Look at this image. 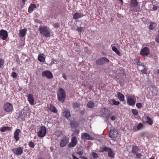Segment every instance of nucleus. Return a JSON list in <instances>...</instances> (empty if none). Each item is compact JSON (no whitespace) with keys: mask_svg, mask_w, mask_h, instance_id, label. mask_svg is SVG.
<instances>
[{"mask_svg":"<svg viewBox=\"0 0 159 159\" xmlns=\"http://www.w3.org/2000/svg\"><path fill=\"white\" fill-rule=\"evenodd\" d=\"M130 10L134 12L140 11V6L136 0H131L130 3Z\"/></svg>","mask_w":159,"mask_h":159,"instance_id":"obj_1","label":"nucleus"},{"mask_svg":"<svg viewBox=\"0 0 159 159\" xmlns=\"http://www.w3.org/2000/svg\"><path fill=\"white\" fill-rule=\"evenodd\" d=\"M57 96L58 100L62 103L63 102L66 98L65 90L62 88H60L58 91Z\"/></svg>","mask_w":159,"mask_h":159,"instance_id":"obj_2","label":"nucleus"},{"mask_svg":"<svg viewBox=\"0 0 159 159\" xmlns=\"http://www.w3.org/2000/svg\"><path fill=\"white\" fill-rule=\"evenodd\" d=\"M39 30L40 33L43 36L46 37H50L51 35L50 31L49 30L48 27L41 26L39 27Z\"/></svg>","mask_w":159,"mask_h":159,"instance_id":"obj_3","label":"nucleus"},{"mask_svg":"<svg viewBox=\"0 0 159 159\" xmlns=\"http://www.w3.org/2000/svg\"><path fill=\"white\" fill-rule=\"evenodd\" d=\"M46 132V129L45 126H43L40 127L39 131L38 132V135L40 137L44 136Z\"/></svg>","mask_w":159,"mask_h":159,"instance_id":"obj_4","label":"nucleus"},{"mask_svg":"<svg viewBox=\"0 0 159 159\" xmlns=\"http://www.w3.org/2000/svg\"><path fill=\"white\" fill-rule=\"evenodd\" d=\"M42 76L43 77H46L47 78L49 79H52L53 78L52 73L50 71L48 70L43 71Z\"/></svg>","mask_w":159,"mask_h":159,"instance_id":"obj_5","label":"nucleus"},{"mask_svg":"<svg viewBox=\"0 0 159 159\" xmlns=\"http://www.w3.org/2000/svg\"><path fill=\"white\" fill-rule=\"evenodd\" d=\"M4 109L6 111L10 112L12 110L13 107L11 104L9 102H7L4 104Z\"/></svg>","mask_w":159,"mask_h":159,"instance_id":"obj_6","label":"nucleus"},{"mask_svg":"<svg viewBox=\"0 0 159 159\" xmlns=\"http://www.w3.org/2000/svg\"><path fill=\"white\" fill-rule=\"evenodd\" d=\"M77 143V138L75 136L73 137L71 139V142L69 144V148L74 147Z\"/></svg>","mask_w":159,"mask_h":159,"instance_id":"obj_7","label":"nucleus"},{"mask_svg":"<svg viewBox=\"0 0 159 159\" xmlns=\"http://www.w3.org/2000/svg\"><path fill=\"white\" fill-rule=\"evenodd\" d=\"M7 32L3 30H0V37L3 40H5L7 37Z\"/></svg>","mask_w":159,"mask_h":159,"instance_id":"obj_8","label":"nucleus"},{"mask_svg":"<svg viewBox=\"0 0 159 159\" xmlns=\"http://www.w3.org/2000/svg\"><path fill=\"white\" fill-rule=\"evenodd\" d=\"M109 61V60L107 58L104 57L98 59L96 63L98 65H101L108 63Z\"/></svg>","mask_w":159,"mask_h":159,"instance_id":"obj_9","label":"nucleus"},{"mask_svg":"<svg viewBox=\"0 0 159 159\" xmlns=\"http://www.w3.org/2000/svg\"><path fill=\"white\" fill-rule=\"evenodd\" d=\"M69 138L66 137L62 138L60 143V146L63 147L66 146L69 142Z\"/></svg>","mask_w":159,"mask_h":159,"instance_id":"obj_10","label":"nucleus"},{"mask_svg":"<svg viewBox=\"0 0 159 159\" xmlns=\"http://www.w3.org/2000/svg\"><path fill=\"white\" fill-rule=\"evenodd\" d=\"M117 131L115 129L110 130L109 133V136L111 138H115L118 135Z\"/></svg>","mask_w":159,"mask_h":159,"instance_id":"obj_11","label":"nucleus"},{"mask_svg":"<svg viewBox=\"0 0 159 159\" xmlns=\"http://www.w3.org/2000/svg\"><path fill=\"white\" fill-rule=\"evenodd\" d=\"M141 55L143 56H146L149 54V49L148 47H144L141 50L140 52Z\"/></svg>","mask_w":159,"mask_h":159,"instance_id":"obj_12","label":"nucleus"},{"mask_svg":"<svg viewBox=\"0 0 159 159\" xmlns=\"http://www.w3.org/2000/svg\"><path fill=\"white\" fill-rule=\"evenodd\" d=\"M127 102L130 106L134 105L136 102V98L135 97L128 98L127 99Z\"/></svg>","mask_w":159,"mask_h":159,"instance_id":"obj_13","label":"nucleus"},{"mask_svg":"<svg viewBox=\"0 0 159 159\" xmlns=\"http://www.w3.org/2000/svg\"><path fill=\"white\" fill-rule=\"evenodd\" d=\"M12 151L15 154L21 155L23 152V148L21 147L14 148Z\"/></svg>","mask_w":159,"mask_h":159,"instance_id":"obj_14","label":"nucleus"},{"mask_svg":"<svg viewBox=\"0 0 159 159\" xmlns=\"http://www.w3.org/2000/svg\"><path fill=\"white\" fill-rule=\"evenodd\" d=\"M82 139H83L93 140V138L91 137L90 135L87 133H84L82 134Z\"/></svg>","mask_w":159,"mask_h":159,"instance_id":"obj_15","label":"nucleus"},{"mask_svg":"<svg viewBox=\"0 0 159 159\" xmlns=\"http://www.w3.org/2000/svg\"><path fill=\"white\" fill-rule=\"evenodd\" d=\"M100 113L103 116H107L109 113V110L106 108H103L101 109Z\"/></svg>","mask_w":159,"mask_h":159,"instance_id":"obj_16","label":"nucleus"},{"mask_svg":"<svg viewBox=\"0 0 159 159\" xmlns=\"http://www.w3.org/2000/svg\"><path fill=\"white\" fill-rule=\"evenodd\" d=\"M21 132L20 130L19 129H16L14 133V138L16 141L19 140V135Z\"/></svg>","mask_w":159,"mask_h":159,"instance_id":"obj_17","label":"nucleus"},{"mask_svg":"<svg viewBox=\"0 0 159 159\" xmlns=\"http://www.w3.org/2000/svg\"><path fill=\"white\" fill-rule=\"evenodd\" d=\"M139 70L143 74H147V69L144 65L141 66L139 67L138 68Z\"/></svg>","mask_w":159,"mask_h":159,"instance_id":"obj_18","label":"nucleus"},{"mask_svg":"<svg viewBox=\"0 0 159 159\" xmlns=\"http://www.w3.org/2000/svg\"><path fill=\"white\" fill-rule=\"evenodd\" d=\"M83 16V13H76L73 15V18L74 19L76 20L82 17Z\"/></svg>","mask_w":159,"mask_h":159,"instance_id":"obj_19","label":"nucleus"},{"mask_svg":"<svg viewBox=\"0 0 159 159\" xmlns=\"http://www.w3.org/2000/svg\"><path fill=\"white\" fill-rule=\"evenodd\" d=\"M62 115L64 116L66 118L68 119L70 116V113L69 110L66 109H64L63 110L62 112Z\"/></svg>","mask_w":159,"mask_h":159,"instance_id":"obj_20","label":"nucleus"},{"mask_svg":"<svg viewBox=\"0 0 159 159\" xmlns=\"http://www.w3.org/2000/svg\"><path fill=\"white\" fill-rule=\"evenodd\" d=\"M27 31L26 29H21L19 31L20 36L21 37H23L25 36Z\"/></svg>","mask_w":159,"mask_h":159,"instance_id":"obj_21","label":"nucleus"},{"mask_svg":"<svg viewBox=\"0 0 159 159\" xmlns=\"http://www.w3.org/2000/svg\"><path fill=\"white\" fill-rule=\"evenodd\" d=\"M45 57L43 54H40L38 55V59L40 62L43 63L45 61Z\"/></svg>","mask_w":159,"mask_h":159,"instance_id":"obj_22","label":"nucleus"},{"mask_svg":"<svg viewBox=\"0 0 159 159\" xmlns=\"http://www.w3.org/2000/svg\"><path fill=\"white\" fill-rule=\"evenodd\" d=\"M28 100L31 104H33L34 103V99L32 94H29L28 96Z\"/></svg>","mask_w":159,"mask_h":159,"instance_id":"obj_23","label":"nucleus"},{"mask_svg":"<svg viewBox=\"0 0 159 159\" xmlns=\"http://www.w3.org/2000/svg\"><path fill=\"white\" fill-rule=\"evenodd\" d=\"M11 127H10L8 126L3 127L1 128L0 130L1 132H5L7 131H9L12 129Z\"/></svg>","mask_w":159,"mask_h":159,"instance_id":"obj_24","label":"nucleus"},{"mask_svg":"<svg viewBox=\"0 0 159 159\" xmlns=\"http://www.w3.org/2000/svg\"><path fill=\"white\" fill-rule=\"evenodd\" d=\"M36 7V5L35 4H32L29 7L28 12L29 13H31L34 10V9Z\"/></svg>","mask_w":159,"mask_h":159,"instance_id":"obj_25","label":"nucleus"},{"mask_svg":"<svg viewBox=\"0 0 159 159\" xmlns=\"http://www.w3.org/2000/svg\"><path fill=\"white\" fill-rule=\"evenodd\" d=\"M118 98L121 101H123L124 100L125 96L121 93L119 92L117 93Z\"/></svg>","mask_w":159,"mask_h":159,"instance_id":"obj_26","label":"nucleus"},{"mask_svg":"<svg viewBox=\"0 0 159 159\" xmlns=\"http://www.w3.org/2000/svg\"><path fill=\"white\" fill-rule=\"evenodd\" d=\"M157 24L156 23L153 22H151L149 26V29L151 30H154Z\"/></svg>","mask_w":159,"mask_h":159,"instance_id":"obj_27","label":"nucleus"},{"mask_svg":"<svg viewBox=\"0 0 159 159\" xmlns=\"http://www.w3.org/2000/svg\"><path fill=\"white\" fill-rule=\"evenodd\" d=\"M109 102L111 105H118L120 104V102L118 101H116L114 99L110 100H109Z\"/></svg>","mask_w":159,"mask_h":159,"instance_id":"obj_28","label":"nucleus"},{"mask_svg":"<svg viewBox=\"0 0 159 159\" xmlns=\"http://www.w3.org/2000/svg\"><path fill=\"white\" fill-rule=\"evenodd\" d=\"M87 106L89 108H93L94 107V102L91 101H89L88 102Z\"/></svg>","mask_w":159,"mask_h":159,"instance_id":"obj_29","label":"nucleus"},{"mask_svg":"<svg viewBox=\"0 0 159 159\" xmlns=\"http://www.w3.org/2000/svg\"><path fill=\"white\" fill-rule=\"evenodd\" d=\"M134 64H136L138 66V68H139L141 66L143 65L141 62H140L139 60L138 59H136L134 60Z\"/></svg>","mask_w":159,"mask_h":159,"instance_id":"obj_30","label":"nucleus"},{"mask_svg":"<svg viewBox=\"0 0 159 159\" xmlns=\"http://www.w3.org/2000/svg\"><path fill=\"white\" fill-rule=\"evenodd\" d=\"M112 49L113 51L115 52L119 56H120L121 55L119 51L115 46L112 47Z\"/></svg>","mask_w":159,"mask_h":159,"instance_id":"obj_31","label":"nucleus"},{"mask_svg":"<svg viewBox=\"0 0 159 159\" xmlns=\"http://www.w3.org/2000/svg\"><path fill=\"white\" fill-rule=\"evenodd\" d=\"M138 148L136 146H133L131 152L134 154H135L137 152Z\"/></svg>","mask_w":159,"mask_h":159,"instance_id":"obj_32","label":"nucleus"},{"mask_svg":"<svg viewBox=\"0 0 159 159\" xmlns=\"http://www.w3.org/2000/svg\"><path fill=\"white\" fill-rule=\"evenodd\" d=\"M146 120H147V123L149 124L150 125H152L153 122L152 119L148 116L146 117Z\"/></svg>","mask_w":159,"mask_h":159,"instance_id":"obj_33","label":"nucleus"},{"mask_svg":"<svg viewBox=\"0 0 159 159\" xmlns=\"http://www.w3.org/2000/svg\"><path fill=\"white\" fill-rule=\"evenodd\" d=\"M108 152V156L110 157H113L114 156V154L111 148Z\"/></svg>","mask_w":159,"mask_h":159,"instance_id":"obj_34","label":"nucleus"},{"mask_svg":"<svg viewBox=\"0 0 159 159\" xmlns=\"http://www.w3.org/2000/svg\"><path fill=\"white\" fill-rule=\"evenodd\" d=\"M49 110L50 111L54 113H56L57 112V110L54 106L51 105Z\"/></svg>","mask_w":159,"mask_h":159,"instance_id":"obj_35","label":"nucleus"},{"mask_svg":"<svg viewBox=\"0 0 159 159\" xmlns=\"http://www.w3.org/2000/svg\"><path fill=\"white\" fill-rule=\"evenodd\" d=\"M72 106L74 108H77L80 107V104L78 103L75 102L72 103Z\"/></svg>","mask_w":159,"mask_h":159,"instance_id":"obj_36","label":"nucleus"},{"mask_svg":"<svg viewBox=\"0 0 159 159\" xmlns=\"http://www.w3.org/2000/svg\"><path fill=\"white\" fill-rule=\"evenodd\" d=\"M110 149V148H109L107 147H104L102 148V152H103L104 151H106L108 152V151Z\"/></svg>","mask_w":159,"mask_h":159,"instance_id":"obj_37","label":"nucleus"},{"mask_svg":"<svg viewBox=\"0 0 159 159\" xmlns=\"http://www.w3.org/2000/svg\"><path fill=\"white\" fill-rule=\"evenodd\" d=\"M70 125L73 127H75L77 125V123L75 121H73L70 122Z\"/></svg>","mask_w":159,"mask_h":159,"instance_id":"obj_38","label":"nucleus"},{"mask_svg":"<svg viewBox=\"0 0 159 159\" xmlns=\"http://www.w3.org/2000/svg\"><path fill=\"white\" fill-rule=\"evenodd\" d=\"M29 145L30 148H34L35 146L34 143L32 141H30L29 143Z\"/></svg>","mask_w":159,"mask_h":159,"instance_id":"obj_39","label":"nucleus"},{"mask_svg":"<svg viewBox=\"0 0 159 159\" xmlns=\"http://www.w3.org/2000/svg\"><path fill=\"white\" fill-rule=\"evenodd\" d=\"M143 127V125L141 123H139L138 124L137 126V129L139 130L141 129Z\"/></svg>","mask_w":159,"mask_h":159,"instance_id":"obj_40","label":"nucleus"},{"mask_svg":"<svg viewBox=\"0 0 159 159\" xmlns=\"http://www.w3.org/2000/svg\"><path fill=\"white\" fill-rule=\"evenodd\" d=\"M132 111L133 114L134 115H137L138 114V111L135 109H132Z\"/></svg>","mask_w":159,"mask_h":159,"instance_id":"obj_41","label":"nucleus"},{"mask_svg":"<svg viewBox=\"0 0 159 159\" xmlns=\"http://www.w3.org/2000/svg\"><path fill=\"white\" fill-rule=\"evenodd\" d=\"M136 154V159H140L142 156L141 154L140 153H137Z\"/></svg>","mask_w":159,"mask_h":159,"instance_id":"obj_42","label":"nucleus"},{"mask_svg":"<svg viewBox=\"0 0 159 159\" xmlns=\"http://www.w3.org/2000/svg\"><path fill=\"white\" fill-rule=\"evenodd\" d=\"M4 63V61L3 59L0 58V68H1L3 66Z\"/></svg>","mask_w":159,"mask_h":159,"instance_id":"obj_43","label":"nucleus"},{"mask_svg":"<svg viewBox=\"0 0 159 159\" xmlns=\"http://www.w3.org/2000/svg\"><path fill=\"white\" fill-rule=\"evenodd\" d=\"M14 78H16L17 77V74L14 72H12V75Z\"/></svg>","mask_w":159,"mask_h":159,"instance_id":"obj_44","label":"nucleus"},{"mask_svg":"<svg viewBox=\"0 0 159 159\" xmlns=\"http://www.w3.org/2000/svg\"><path fill=\"white\" fill-rule=\"evenodd\" d=\"M136 106L139 108H140L142 107V105L140 103H137L136 104Z\"/></svg>","mask_w":159,"mask_h":159,"instance_id":"obj_45","label":"nucleus"},{"mask_svg":"<svg viewBox=\"0 0 159 159\" xmlns=\"http://www.w3.org/2000/svg\"><path fill=\"white\" fill-rule=\"evenodd\" d=\"M77 30L81 32L83 30V28L81 27H78L77 28Z\"/></svg>","mask_w":159,"mask_h":159,"instance_id":"obj_46","label":"nucleus"},{"mask_svg":"<svg viewBox=\"0 0 159 159\" xmlns=\"http://www.w3.org/2000/svg\"><path fill=\"white\" fill-rule=\"evenodd\" d=\"M158 32L159 33V34L157 36L155 39V41L157 43H159V30H158Z\"/></svg>","mask_w":159,"mask_h":159,"instance_id":"obj_47","label":"nucleus"},{"mask_svg":"<svg viewBox=\"0 0 159 159\" xmlns=\"http://www.w3.org/2000/svg\"><path fill=\"white\" fill-rule=\"evenodd\" d=\"M92 155L93 156V157L94 158H97L98 157V154L95 152H93L92 153Z\"/></svg>","mask_w":159,"mask_h":159,"instance_id":"obj_48","label":"nucleus"},{"mask_svg":"<svg viewBox=\"0 0 159 159\" xmlns=\"http://www.w3.org/2000/svg\"><path fill=\"white\" fill-rule=\"evenodd\" d=\"M76 153L79 155H82L83 154V152L82 151H79L77 152Z\"/></svg>","mask_w":159,"mask_h":159,"instance_id":"obj_49","label":"nucleus"},{"mask_svg":"<svg viewBox=\"0 0 159 159\" xmlns=\"http://www.w3.org/2000/svg\"><path fill=\"white\" fill-rule=\"evenodd\" d=\"M152 8L154 10H156L157 8V6L155 5H153Z\"/></svg>","mask_w":159,"mask_h":159,"instance_id":"obj_50","label":"nucleus"},{"mask_svg":"<svg viewBox=\"0 0 159 159\" xmlns=\"http://www.w3.org/2000/svg\"><path fill=\"white\" fill-rule=\"evenodd\" d=\"M111 120H114L116 119V117L115 116H112L111 117Z\"/></svg>","mask_w":159,"mask_h":159,"instance_id":"obj_51","label":"nucleus"},{"mask_svg":"<svg viewBox=\"0 0 159 159\" xmlns=\"http://www.w3.org/2000/svg\"><path fill=\"white\" fill-rule=\"evenodd\" d=\"M62 77L65 80H66L67 79V77L66 75L65 74H62Z\"/></svg>","mask_w":159,"mask_h":159,"instance_id":"obj_52","label":"nucleus"},{"mask_svg":"<svg viewBox=\"0 0 159 159\" xmlns=\"http://www.w3.org/2000/svg\"><path fill=\"white\" fill-rule=\"evenodd\" d=\"M54 26L55 27H56V28H58L59 27V24L58 23H57V24H55V25H54Z\"/></svg>","mask_w":159,"mask_h":159,"instance_id":"obj_53","label":"nucleus"},{"mask_svg":"<svg viewBox=\"0 0 159 159\" xmlns=\"http://www.w3.org/2000/svg\"><path fill=\"white\" fill-rule=\"evenodd\" d=\"M93 86L92 85H90L89 86V90H91L92 89Z\"/></svg>","mask_w":159,"mask_h":159,"instance_id":"obj_54","label":"nucleus"},{"mask_svg":"<svg viewBox=\"0 0 159 159\" xmlns=\"http://www.w3.org/2000/svg\"><path fill=\"white\" fill-rule=\"evenodd\" d=\"M80 158H81V159H88L87 158L84 157H80Z\"/></svg>","mask_w":159,"mask_h":159,"instance_id":"obj_55","label":"nucleus"},{"mask_svg":"<svg viewBox=\"0 0 159 159\" xmlns=\"http://www.w3.org/2000/svg\"><path fill=\"white\" fill-rule=\"evenodd\" d=\"M22 3L23 4H24L25 3V0H22Z\"/></svg>","mask_w":159,"mask_h":159,"instance_id":"obj_56","label":"nucleus"},{"mask_svg":"<svg viewBox=\"0 0 159 159\" xmlns=\"http://www.w3.org/2000/svg\"><path fill=\"white\" fill-rule=\"evenodd\" d=\"M149 159H155L152 156L151 157V158H150Z\"/></svg>","mask_w":159,"mask_h":159,"instance_id":"obj_57","label":"nucleus"},{"mask_svg":"<svg viewBox=\"0 0 159 159\" xmlns=\"http://www.w3.org/2000/svg\"><path fill=\"white\" fill-rule=\"evenodd\" d=\"M122 3H123V1L122 0H119Z\"/></svg>","mask_w":159,"mask_h":159,"instance_id":"obj_58","label":"nucleus"},{"mask_svg":"<svg viewBox=\"0 0 159 159\" xmlns=\"http://www.w3.org/2000/svg\"><path fill=\"white\" fill-rule=\"evenodd\" d=\"M39 159H44L42 158V157H40L39 158Z\"/></svg>","mask_w":159,"mask_h":159,"instance_id":"obj_59","label":"nucleus"}]
</instances>
